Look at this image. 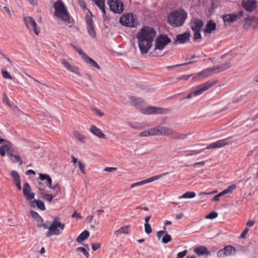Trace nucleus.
<instances>
[{
  "mask_svg": "<svg viewBox=\"0 0 258 258\" xmlns=\"http://www.w3.org/2000/svg\"><path fill=\"white\" fill-rule=\"evenodd\" d=\"M31 188L30 184L28 182H25L23 188V192L24 196L28 201H31L34 198L35 194L31 192Z\"/></svg>",
  "mask_w": 258,
  "mask_h": 258,
  "instance_id": "16",
  "label": "nucleus"
},
{
  "mask_svg": "<svg viewBox=\"0 0 258 258\" xmlns=\"http://www.w3.org/2000/svg\"><path fill=\"white\" fill-rule=\"evenodd\" d=\"M174 130L165 126H159V136H168L172 138Z\"/></svg>",
  "mask_w": 258,
  "mask_h": 258,
  "instance_id": "22",
  "label": "nucleus"
},
{
  "mask_svg": "<svg viewBox=\"0 0 258 258\" xmlns=\"http://www.w3.org/2000/svg\"><path fill=\"white\" fill-rule=\"evenodd\" d=\"M224 22L233 23L237 20L235 14H226L222 17Z\"/></svg>",
  "mask_w": 258,
  "mask_h": 258,
  "instance_id": "27",
  "label": "nucleus"
},
{
  "mask_svg": "<svg viewBox=\"0 0 258 258\" xmlns=\"http://www.w3.org/2000/svg\"><path fill=\"white\" fill-rule=\"evenodd\" d=\"M186 138L187 135L186 134L178 133L176 131L174 130L173 133L172 134V139L175 140H183L185 139Z\"/></svg>",
  "mask_w": 258,
  "mask_h": 258,
  "instance_id": "32",
  "label": "nucleus"
},
{
  "mask_svg": "<svg viewBox=\"0 0 258 258\" xmlns=\"http://www.w3.org/2000/svg\"><path fill=\"white\" fill-rule=\"evenodd\" d=\"M11 176L13 178L14 183L21 181L20 177L17 171L15 170H12L11 171Z\"/></svg>",
  "mask_w": 258,
  "mask_h": 258,
  "instance_id": "39",
  "label": "nucleus"
},
{
  "mask_svg": "<svg viewBox=\"0 0 258 258\" xmlns=\"http://www.w3.org/2000/svg\"><path fill=\"white\" fill-rule=\"evenodd\" d=\"M213 74H214L212 68L210 67L196 74L194 76H193L192 79L194 80H200L203 78L210 77Z\"/></svg>",
  "mask_w": 258,
  "mask_h": 258,
  "instance_id": "14",
  "label": "nucleus"
},
{
  "mask_svg": "<svg viewBox=\"0 0 258 258\" xmlns=\"http://www.w3.org/2000/svg\"><path fill=\"white\" fill-rule=\"evenodd\" d=\"M205 164V161H201V162H199L195 163L193 165V166L194 167H200V166H202L204 165Z\"/></svg>",
  "mask_w": 258,
  "mask_h": 258,
  "instance_id": "63",
  "label": "nucleus"
},
{
  "mask_svg": "<svg viewBox=\"0 0 258 258\" xmlns=\"http://www.w3.org/2000/svg\"><path fill=\"white\" fill-rule=\"evenodd\" d=\"M130 226L125 225L120 227L119 229L114 232V234L116 235L122 234H127L129 231Z\"/></svg>",
  "mask_w": 258,
  "mask_h": 258,
  "instance_id": "34",
  "label": "nucleus"
},
{
  "mask_svg": "<svg viewBox=\"0 0 258 258\" xmlns=\"http://www.w3.org/2000/svg\"><path fill=\"white\" fill-rule=\"evenodd\" d=\"M54 197L55 195H52L51 194H47L45 193L41 194L42 198L49 202H51Z\"/></svg>",
  "mask_w": 258,
  "mask_h": 258,
  "instance_id": "40",
  "label": "nucleus"
},
{
  "mask_svg": "<svg viewBox=\"0 0 258 258\" xmlns=\"http://www.w3.org/2000/svg\"><path fill=\"white\" fill-rule=\"evenodd\" d=\"M61 63L66 67V68L69 71L73 72L75 74L78 73V69L74 66H72L67 60L66 59H62Z\"/></svg>",
  "mask_w": 258,
  "mask_h": 258,
  "instance_id": "26",
  "label": "nucleus"
},
{
  "mask_svg": "<svg viewBox=\"0 0 258 258\" xmlns=\"http://www.w3.org/2000/svg\"><path fill=\"white\" fill-rule=\"evenodd\" d=\"M156 35V31L149 26H144L139 31L137 38L142 54L147 53L150 49Z\"/></svg>",
  "mask_w": 258,
  "mask_h": 258,
  "instance_id": "1",
  "label": "nucleus"
},
{
  "mask_svg": "<svg viewBox=\"0 0 258 258\" xmlns=\"http://www.w3.org/2000/svg\"><path fill=\"white\" fill-rule=\"evenodd\" d=\"M119 22L123 26L131 28L135 27L138 24L136 16L132 13L122 15L119 19Z\"/></svg>",
  "mask_w": 258,
  "mask_h": 258,
  "instance_id": "5",
  "label": "nucleus"
},
{
  "mask_svg": "<svg viewBox=\"0 0 258 258\" xmlns=\"http://www.w3.org/2000/svg\"><path fill=\"white\" fill-rule=\"evenodd\" d=\"M194 32V39L195 40L201 38L200 31H193Z\"/></svg>",
  "mask_w": 258,
  "mask_h": 258,
  "instance_id": "59",
  "label": "nucleus"
},
{
  "mask_svg": "<svg viewBox=\"0 0 258 258\" xmlns=\"http://www.w3.org/2000/svg\"><path fill=\"white\" fill-rule=\"evenodd\" d=\"M167 174H168V173H163V174H160L158 175H155V176L151 177L146 179L143 180L141 181L134 183L131 185V188H134L137 186H141V185H144L145 184L151 182L152 181H154L155 180L159 179L160 178L163 177L164 175H167Z\"/></svg>",
  "mask_w": 258,
  "mask_h": 258,
  "instance_id": "13",
  "label": "nucleus"
},
{
  "mask_svg": "<svg viewBox=\"0 0 258 258\" xmlns=\"http://www.w3.org/2000/svg\"><path fill=\"white\" fill-rule=\"evenodd\" d=\"M53 7L55 10V16L64 22L66 24H71L69 27H72L74 24V20L70 16L61 0L55 2L54 4Z\"/></svg>",
  "mask_w": 258,
  "mask_h": 258,
  "instance_id": "2",
  "label": "nucleus"
},
{
  "mask_svg": "<svg viewBox=\"0 0 258 258\" xmlns=\"http://www.w3.org/2000/svg\"><path fill=\"white\" fill-rule=\"evenodd\" d=\"M216 29V23L211 20L207 22L205 28L203 30V31L205 33L211 34L213 31L215 30Z\"/></svg>",
  "mask_w": 258,
  "mask_h": 258,
  "instance_id": "23",
  "label": "nucleus"
},
{
  "mask_svg": "<svg viewBox=\"0 0 258 258\" xmlns=\"http://www.w3.org/2000/svg\"><path fill=\"white\" fill-rule=\"evenodd\" d=\"M100 246V244L99 243H92V248L93 251L97 250Z\"/></svg>",
  "mask_w": 258,
  "mask_h": 258,
  "instance_id": "60",
  "label": "nucleus"
},
{
  "mask_svg": "<svg viewBox=\"0 0 258 258\" xmlns=\"http://www.w3.org/2000/svg\"><path fill=\"white\" fill-rule=\"evenodd\" d=\"M86 22L89 34L93 38L96 36V32L93 25V20L91 16L87 15L86 17Z\"/></svg>",
  "mask_w": 258,
  "mask_h": 258,
  "instance_id": "12",
  "label": "nucleus"
},
{
  "mask_svg": "<svg viewBox=\"0 0 258 258\" xmlns=\"http://www.w3.org/2000/svg\"><path fill=\"white\" fill-rule=\"evenodd\" d=\"M108 5L114 13L121 14L123 11V4L120 0H109Z\"/></svg>",
  "mask_w": 258,
  "mask_h": 258,
  "instance_id": "8",
  "label": "nucleus"
},
{
  "mask_svg": "<svg viewBox=\"0 0 258 258\" xmlns=\"http://www.w3.org/2000/svg\"><path fill=\"white\" fill-rule=\"evenodd\" d=\"M196 196V194L194 191H187L182 195L181 196L179 197V199H191Z\"/></svg>",
  "mask_w": 258,
  "mask_h": 258,
  "instance_id": "36",
  "label": "nucleus"
},
{
  "mask_svg": "<svg viewBox=\"0 0 258 258\" xmlns=\"http://www.w3.org/2000/svg\"><path fill=\"white\" fill-rule=\"evenodd\" d=\"M187 17V14L183 10L173 11L169 14L167 22L173 27H179L183 25Z\"/></svg>",
  "mask_w": 258,
  "mask_h": 258,
  "instance_id": "3",
  "label": "nucleus"
},
{
  "mask_svg": "<svg viewBox=\"0 0 258 258\" xmlns=\"http://www.w3.org/2000/svg\"><path fill=\"white\" fill-rule=\"evenodd\" d=\"M171 42V39L166 35L160 34L155 39L156 49L163 50L165 46Z\"/></svg>",
  "mask_w": 258,
  "mask_h": 258,
  "instance_id": "7",
  "label": "nucleus"
},
{
  "mask_svg": "<svg viewBox=\"0 0 258 258\" xmlns=\"http://www.w3.org/2000/svg\"><path fill=\"white\" fill-rule=\"evenodd\" d=\"M14 160H13L14 162H18L20 163V165H21L23 163L21 157L19 155H16L14 156Z\"/></svg>",
  "mask_w": 258,
  "mask_h": 258,
  "instance_id": "52",
  "label": "nucleus"
},
{
  "mask_svg": "<svg viewBox=\"0 0 258 258\" xmlns=\"http://www.w3.org/2000/svg\"><path fill=\"white\" fill-rule=\"evenodd\" d=\"M51 223L49 221H46L44 223H40L37 224V227H42L44 229H48L49 230V227L50 225H51Z\"/></svg>",
  "mask_w": 258,
  "mask_h": 258,
  "instance_id": "45",
  "label": "nucleus"
},
{
  "mask_svg": "<svg viewBox=\"0 0 258 258\" xmlns=\"http://www.w3.org/2000/svg\"><path fill=\"white\" fill-rule=\"evenodd\" d=\"M192 76V75H183L180 76H179L176 78V80L178 81H186L189 79V78Z\"/></svg>",
  "mask_w": 258,
  "mask_h": 258,
  "instance_id": "46",
  "label": "nucleus"
},
{
  "mask_svg": "<svg viewBox=\"0 0 258 258\" xmlns=\"http://www.w3.org/2000/svg\"><path fill=\"white\" fill-rule=\"evenodd\" d=\"M215 82H207L203 83L197 87V89L190 93L187 96L185 97V99H190L193 96H198L202 94L204 92L208 90L215 84ZM183 99V98L182 99Z\"/></svg>",
  "mask_w": 258,
  "mask_h": 258,
  "instance_id": "6",
  "label": "nucleus"
},
{
  "mask_svg": "<svg viewBox=\"0 0 258 258\" xmlns=\"http://www.w3.org/2000/svg\"><path fill=\"white\" fill-rule=\"evenodd\" d=\"M194 252L199 255H210L211 253L207 248L204 246H200L194 249Z\"/></svg>",
  "mask_w": 258,
  "mask_h": 258,
  "instance_id": "24",
  "label": "nucleus"
},
{
  "mask_svg": "<svg viewBox=\"0 0 258 258\" xmlns=\"http://www.w3.org/2000/svg\"><path fill=\"white\" fill-rule=\"evenodd\" d=\"M150 136H159V126L148 129Z\"/></svg>",
  "mask_w": 258,
  "mask_h": 258,
  "instance_id": "37",
  "label": "nucleus"
},
{
  "mask_svg": "<svg viewBox=\"0 0 258 258\" xmlns=\"http://www.w3.org/2000/svg\"><path fill=\"white\" fill-rule=\"evenodd\" d=\"M204 22L200 19H194L191 21L190 25L191 29L192 31H201L204 26Z\"/></svg>",
  "mask_w": 258,
  "mask_h": 258,
  "instance_id": "17",
  "label": "nucleus"
},
{
  "mask_svg": "<svg viewBox=\"0 0 258 258\" xmlns=\"http://www.w3.org/2000/svg\"><path fill=\"white\" fill-rule=\"evenodd\" d=\"M231 64L230 62L227 61L223 64L212 67V68L214 74H215L224 71L225 70L231 67Z\"/></svg>",
  "mask_w": 258,
  "mask_h": 258,
  "instance_id": "18",
  "label": "nucleus"
},
{
  "mask_svg": "<svg viewBox=\"0 0 258 258\" xmlns=\"http://www.w3.org/2000/svg\"><path fill=\"white\" fill-rule=\"evenodd\" d=\"M237 185L236 184L233 183L228 186L226 188L229 193H232L233 191L236 189Z\"/></svg>",
  "mask_w": 258,
  "mask_h": 258,
  "instance_id": "54",
  "label": "nucleus"
},
{
  "mask_svg": "<svg viewBox=\"0 0 258 258\" xmlns=\"http://www.w3.org/2000/svg\"><path fill=\"white\" fill-rule=\"evenodd\" d=\"M204 150V149H201V150H199L190 151H189L188 153L185 154V156H192L194 155L198 154H200V153H201L202 152H203Z\"/></svg>",
  "mask_w": 258,
  "mask_h": 258,
  "instance_id": "47",
  "label": "nucleus"
},
{
  "mask_svg": "<svg viewBox=\"0 0 258 258\" xmlns=\"http://www.w3.org/2000/svg\"><path fill=\"white\" fill-rule=\"evenodd\" d=\"M78 165L80 170L84 174L85 173V165L80 161L78 162Z\"/></svg>",
  "mask_w": 258,
  "mask_h": 258,
  "instance_id": "51",
  "label": "nucleus"
},
{
  "mask_svg": "<svg viewBox=\"0 0 258 258\" xmlns=\"http://www.w3.org/2000/svg\"><path fill=\"white\" fill-rule=\"evenodd\" d=\"M76 250L78 252H82L86 257H88L90 255L89 253L87 250L84 247H79L76 249Z\"/></svg>",
  "mask_w": 258,
  "mask_h": 258,
  "instance_id": "44",
  "label": "nucleus"
},
{
  "mask_svg": "<svg viewBox=\"0 0 258 258\" xmlns=\"http://www.w3.org/2000/svg\"><path fill=\"white\" fill-rule=\"evenodd\" d=\"M36 206L38 209L42 211H44L45 210V207L43 202L40 200H37L36 201Z\"/></svg>",
  "mask_w": 258,
  "mask_h": 258,
  "instance_id": "42",
  "label": "nucleus"
},
{
  "mask_svg": "<svg viewBox=\"0 0 258 258\" xmlns=\"http://www.w3.org/2000/svg\"><path fill=\"white\" fill-rule=\"evenodd\" d=\"M92 110L94 111V112L99 115V116H103L104 115V113L100 111L99 110L95 108H92Z\"/></svg>",
  "mask_w": 258,
  "mask_h": 258,
  "instance_id": "58",
  "label": "nucleus"
},
{
  "mask_svg": "<svg viewBox=\"0 0 258 258\" xmlns=\"http://www.w3.org/2000/svg\"><path fill=\"white\" fill-rule=\"evenodd\" d=\"M217 256L218 257H219V258L223 257L224 256H226V255H225V252H224V248L219 250L217 252Z\"/></svg>",
  "mask_w": 258,
  "mask_h": 258,
  "instance_id": "56",
  "label": "nucleus"
},
{
  "mask_svg": "<svg viewBox=\"0 0 258 258\" xmlns=\"http://www.w3.org/2000/svg\"><path fill=\"white\" fill-rule=\"evenodd\" d=\"M190 33L185 32V33L179 34L176 36L175 43H178L180 44L185 43L190 38Z\"/></svg>",
  "mask_w": 258,
  "mask_h": 258,
  "instance_id": "21",
  "label": "nucleus"
},
{
  "mask_svg": "<svg viewBox=\"0 0 258 258\" xmlns=\"http://www.w3.org/2000/svg\"><path fill=\"white\" fill-rule=\"evenodd\" d=\"M75 136L77 139L79 140L81 142H84L85 140L86 139L84 135L80 134L79 133H76L75 134Z\"/></svg>",
  "mask_w": 258,
  "mask_h": 258,
  "instance_id": "48",
  "label": "nucleus"
},
{
  "mask_svg": "<svg viewBox=\"0 0 258 258\" xmlns=\"http://www.w3.org/2000/svg\"><path fill=\"white\" fill-rule=\"evenodd\" d=\"M30 213L31 216L36 220H37V219L39 218L40 216L37 212L34 211H31Z\"/></svg>",
  "mask_w": 258,
  "mask_h": 258,
  "instance_id": "62",
  "label": "nucleus"
},
{
  "mask_svg": "<svg viewBox=\"0 0 258 258\" xmlns=\"http://www.w3.org/2000/svg\"><path fill=\"white\" fill-rule=\"evenodd\" d=\"M241 6L245 10L251 13L257 8V1L255 0L243 1L242 2Z\"/></svg>",
  "mask_w": 258,
  "mask_h": 258,
  "instance_id": "11",
  "label": "nucleus"
},
{
  "mask_svg": "<svg viewBox=\"0 0 258 258\" xmlns=\"http://www.w3.org/2000/svg\"><path fill=\"white\" fill-rule=\"evenodd\" d=\"M149 130H147L145 131H144L142 132L141 133H140L139 136L140 137H148L150 136V134L149 133Z\"/></svg>",
  "mask_w": 258,
  "mask_h": 258,
  "instance_id": "61",
  "label": "nucleus"
},
{
  "mask_svg": "<svg viewBox=\"0 0 258 258\" xmlns=\"http://www.w3.org/2000/svg\"><path fill=\"white\" fill-rule=\"evenodd\" d=\"M65 227V224L62 223L59 221L58 217H55L49 227V230L46 233V236L49 237L52 235H58L60 234V230H63Z\"/></svg>",
  "mask_w": 258,
  "mask_h": 258,
  "instance_id": "4",
  "label": "nucleus"
},
{
  "mask_svg": "<svg viewBox=\"0 0 258 258\" xmlns=\"http://www.w3.org/2000/svg\"><path fill=\"white\" fill-rule=\"evenodd\" d=\"M11 144L10 142H7V144L3 145L0 146V155L4 157L6 155V151H8L11 150Z\"/></svg>",
  "mask_w": 258,
  "mask_h": 258,
  "instance_id": "30",
  "label": "nucleus"
},
{
  "mask_svg": "<svg viewBox=\"0 0 258 258\" xmlns=\"http://www.w3.org/2000/svg\"><path fill=\"white\" fill-rule=\"evenodd\" d=\"M3 102L4 103L7 104L9 106L13 108L14 109L19 110L17 106H15L14 105V104H13V103H12L11 102V101H10L9 98L8 97V96H7L6 93H3Z\"/></svg>",
  "mask_w": 258,
  "mask_h": 258,
  "instance_id": "35",
  "label": "nucleus"
},
{
  "mask_svg": "<svg viewBox=\"0 0 258 258\" xmlns=\"http://www.w3.org/2000/svg\"><path fill=\"white\" fill-rule=\"evenodd\" d=\"M2 74L3 76V77L5 79H9L11 80L12 79V77L11 76L10 74L6 71L2 70Z\"/></svg>",
  "mask_w": 258,
  "mask_h": 258,
  "instance_id": "49",
  "label": "nucleus"
},
{
  "mask_svg": "<svg viewBox=\"0 0 258 258\" xmlns=\"http://www.w3.org/2000/svg\"><path fill=\"white\" fill-rule=\"evenodd\" d=\"M223 248L225 252V255H226V256L232 255L236 252V249L232 245H227L225 246Z\"/></svg>",
  "mask_w": 258,
  "mask_h": 258,
  "instance_id": "31",
  "label": "nucleus"
},
{
  "mask_svg": "<svg viewBox=\"0 0 258 258\" xmlns=\"http://www.w3.org/2000/svg\"><path fill=\"white\" fill-rule=\"evenodd\" d=\"M104 15H105V0H93Z\"/></svg>",
  "mask_w": 258,
  "mask_h": 258,
  "instance_id": "33",
  "label": "nucleus"
},
{
  "mask_svg": "<svg viewBox=\"0 0 258 258\" xmlns=\"http://www.w3.org/2000/svg\"><path fill=\"white\" fill-rule=\"evenodd\" d=\"M232 137H228L223 139L218 140L214 143H212L207 146L206 149H211L215 148H220L229 144H231Z\"/></svg>",
  "mask_w": 258,
  "mask_h": 258,
  "instance_id": "9",
  "label": "nucleus"
},
{
  "mask_svg": "<svg viewBox=\"0 0 258 258\" xmlns=\"http://www.w3.org/2000/svg\"><path fill=\"white\" fill-rule=\"evenodd\" d=\"M89 131L92 134L100 139L105 138V135L94 125L91 126Z\"/></svg>",
  "mask_w": 258,
  "mask_h": 258,
  "instance_id": "25",
  "label": "nucleus"
},
{
  "mask_svg": "<svg viewBox=\"0 0 258 258\" xmlns=\"http://www.w3.org/2000/svg\"><path fill=\"white\" fill-rule=\"evenodd\" d=\"M90 235L89 232L87 230L83 231L77 237L76 240L78 243H82V241L86 240Z\"/></svg>",
  "mask_w": 258,
  "mask_h": 258,
  "instance_id": "29",
  "label": "nucleus"
},
{
  "mask_svg": "<svg viewBox=\"0 0 258 258\" xmlns=\"http://www.w3.org/2000/svg\"><path fill=\"white\" fill-rule=\"evenodd\" d=\"M71 45L80 55L82 56V58L83 60L85 59L86 56H88L84 52V50L81 47H78L73 44H71Z\"/></svg>",
  "mask_w": 258,
  "mask_h": 258,
  "instance_id": "38",
  "label": "nucleus"
},
{
  "mask_svg": "<svg viewBox=\"0 0 258 258\" xmlns=\"http://www.w3.org/2000/svg\"><path fill=\"white\" fill-rule=\"evenodd\" d=\"M165 109L161 107L149 106L145 110L141 111L142 113L144 114H163Z\"/></svg>",
  "mask_w": 258,
  "mask_h": 258,
  "instance_id": "15",
  "label": "nucleus"
},
{
  "mask_svg": "<svg viewBox=\"0 0 258 258\" xmlns=\"http://www.w3.org/2000/svg\"><path fill=\"white\" fill-rule=\"evenodd\" d=\"M39 178L41 180L45 181L46 185L49 188L54 189L56 188V185H52V179L50 178V176L48 174L40 173L39 174Z\"/></svg>",
  "mask_w": 258,
  "mask_h": 258,
  "instance_id": "20",
  "label": "nucleus"
},
{
  "mask_svg": "<svg viewBox=\"0 0 258 258\" xmlns=\"http://www.w3.org/2000/svg\"><path fill=\"white\" fill-rule=\"evenodd\" d=\"M187 250L185 249L177 253L176 258H183L186 255Z\"/></svg>",
  "mask_w": 258,
  "mask_h": 258,
  "instance_id": "55",
  "label": "nucleus"
},
{
  "mask_svg": "<svg viewBox=\"0 0 258 258\" xmlns=\"http://www.w3.org/2000/svg\"><path fill=\"white\" fill-rule=\"evenodd\" d=\"M79 4L80 6L84 9H87L86 4L83 0H79Z\"/></svg>",
  "mask_w": 258,
  "mask_h": 258,
  "instance_id": "64",
  "label": "nucleus"
},
{
  "mask_svg": "<svg viewBox=\"0 0 258 258\" xmlns=\"http://www.w3.org/2000/svg\"><path fill=\"white\" fill-rule=\"evenodd\" d=\"M132 103L133 105L138 107L139 104L142 103V101L140 98H137L134 97H132L131 98Z\"/></svg>",
  "mask_w": 258,
  "mask_h": 258,
  "instance_id": "41",
  "label": "nucleus"
},
{
  "mask_svg": "<svg viewBox=\"0 0 258 258\" xmlns=\"http://www.w3.org/2000/svg\"><path fill=\"white\" fill-rule=\"evenodd\" d=\"M84 60L87 63L89 64L91 67L95 68L98 70L101 69V67L99 66V64L90 56H86Z\"/></svg>",
  "mask_w": 258,
  "mask_h": 258,
  "instance_id": "28",
  "label": "nucleus"
},
{
  "mask_svg": "<svg viewBox=\"0 0 258 258\" xmlns=\"http://www.w3.org/2000/svg\"><path fill=\"white\" fill-rule=\"evenodd\" d=\"M218 216V213L216 212H211L208 215L206 216L207 219H214Z\"/></svg>",
  "mask_w": 258,
  "mask_h": 258,
  "instance_id": "50",
  "label": "nucleus"
},
{
  "mask_svg": "<svg viewBox=\"0 0 258 258\" xmlns=\"http://www.w3.org/2000/svg\"><path fill=\"white\" fill-rule=\"evenodd\" d=\"M253 17H248L244 19V22L245 23L250 25L253 22Z\"/></svg>",
  "mask_w": 258,
  "mask_h": 258,
  "instance_id": "57",
  "label": "nucleus"
},
{
  "mask_svg": "<svg viewBox=\"0 0 258 258\" xmlns=\"http://www.w3.org/2000/svg\"><path fill=\"white\" fill-rule=\"evenodd\" d=\"M145 231L147 234H149L152 232V228L149 224H145Z\"/></svg>",
  "mask_w": 258,
  "mask_h": 258,
  "instance_id": "53",
  "label": "nucleus"
},
{
  "mask_svg": "<svg viewBox=\"0 0 258 258\" xmlns=\"http://www.w3.org/2000/svg\"><path fill=\"white\" fill-rule=\"evenodd\" d=\"M163 235V237L162 239V242L163 243L166 244L171 241V236L168 234L166 231L161 230L157 232V237L159 239H160Z\"/></svg>",
  "mask_w": 258,
  "mask_h": 258,
  "instance_id": "19",
  "label": "nucleus"
},
{
  "mask_svg": "<svg viewBox=\"0 0 258 258\" xmlns=\"http://www.w3.org/2000/svg\"><path fill=\"white\" fill-rule=\"evenodd\" d=\"M24 23L28 29H30L31 27L33 28L34 33L38 35L40 33V29L37 27L36 23L34 19L31 17H25L23 18Z\"/></svg>",
  "mask_w": 258,
  "mask_h": 258,
  "instance_id": "10",
  "label": "nucleus"
},
{
  "mask_svg": "<svg viewBox=\"0 0 258 258\" xmlns=\"http://www.w3.org/2000/svg\"><path fill=\"white\" fill-rule=\"evenodd\" d=\"M194 62V61H188V62H185V63H181V64H175V65H173V66H167L166 67V68L168 70H169V69H172V68H176V67H180V66H185V65H187V64H190V63H192Z\"/></svg>",
  "mask_w": 258,
  "mask_h": 258,
  "instance_id": "43",
  "label": "nucleus"
}]
</instances>
